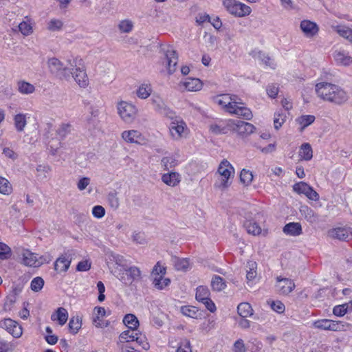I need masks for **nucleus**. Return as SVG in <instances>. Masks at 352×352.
<instances>
[{"label": "nucleus", "instance_id": "69168bd1", "mask_svg": "<svg viewBox=\"0 0 352 352\" xmlns=\"http://www.w3.org/2000/svg\"><path fill=\"white\" fill-rule=\"evenodd\" d=\"M177 352H191L190 341L185 340L182 342L178 347Z\"/></svg>", "mask_w": 352, "mask_h": 352}, {"label": "nucleus", "instance_id": "6e6552de", "mask_svg": "<svg viewBox=\"0 0 352 352\" xmlns=\"http://www.w3.org/2000/svg\"><path fill=\"white\" fill-rule=\"evenodd\" d=\"M228 126L234 132L241 135H248L254 132L255 127L251 123L241 121L230 120Z\"/></svg>", "mask_w": 352, "mask_h": 352}, {"label": "nucleus", "instance_id": "ea45409f", "mask_svg": "<svg viewBox=\"0 0 352 352\" xmlns=\"http://www.w3.org/2000/svg\"><path fill=\"white\" fill-rule=\"evenodd\" d=\"M72 125L69 123H62L56 129V134L61 138L64 139L68 134L71 133Z\"/></svg>", "mask_w": 352, "mask_h": 352}, {"label": "nucleus", "instance_id": "473e14b6", "mask_svg": "<svg viewBox=\"0 0 352 352\" xmlns=\"http://www.w3.org/2000/svg\"><path fill=\"white\" fill-rule=\"evenodd\" d=\"M210 285L212 290L216 292H221L226 287V284L223 278L217 275H215L212 278Z\"/></svg>", "mask_w": 352, "mask_h": 352}, {"label": "nucleus", "instance_id": "f03ea898", "mask_svg": "<svg viewBox=\"0 0 352 352\" xmlns=\"http://www.w3.org/2000/svg\"><path fill=\"white\" fill-rule=\"evenodd\" d=\"M316 92L317 96L323 100L336 104H342L347 99L346 94L343 89L336 85L326 82L317 83Z\"/></svg>", "mask_w": 352, "mask_h": 352}, {"label": "nucleus", "instance_id": "e433bc0d", "mask_svg": "<svg viewBox=\"0 0 352 352\" xmlns=\"http://www.w3.org/2000/svg\"><path fill=\"white\" fill-rule=\"evenodd\" d=\"M315 120V116L312 115H305L299 117L296 121L301 125V131L312 124Z\"/></svg>", "mask_w": 352, "mask_h": 352}, {"label": "nucleus", "instance_id": "412c9836", "mask_svg": "<svg viewBox=\"0 0 352 352\" xmlns=\"http://www.w3.org/2000/svg\"><path fill=\"white\" fill-rule=\"evenodd\" d=\"M72 259L64 255L59 256L54 263V270L58 273L65 272L69 269Z\"/></svg>", "mask_w": 352, "mask_h": 352}, {"label": "nucleus", "instance_id": "37998d69", "mask_svg": "<svg viewBox=\"0 0 352 352\" xmlns=\"http://www.w3.org/2000/svg\"><path fill=\"white\" fill-rule=\"evenodd\" d=\"M11 256L12 250L10 248L6 243L0 242V259H8Z\"/></svg>", "mask_w": 352, "mask_h": 352}, {"label": "nucleus", "instance_id": "f3484780", "mask_svg": "<svg viewBox=\"0 0 352 352\" xmlns=\"http://www.w3.org/2000/svg\"><path fill=\"white\" fill-rule=\"evenodd\" d=\"M124 270L126 272L127 276L125 277L123 273L122 276H120L119 278L125 284L131 283L134 279H136L141 276V272L137 267L124 268Z\"/></svg>", "mask_w": 352, "mask_h": 352}, {"label": "nucleus", "instance_id": "a211bd4d", "mask_svg": "<svg viewBox=\"0 0 352 352\" xmlns=\"http://www.w3.org/2000/svg\"><path fill=\"white\" fill-rule=\"evenodd\" d=\"M349 234L352 236L351 228H336L329 231V235L332 238L342 241H346Z\"/></svg>", "mask_w": 352, "mask_h": 352}, {"label": "nucleus", "instance_id": "dca6fc26", "mask_svg": "<svg viewBox=\"0 0 352 352\" xmlns=\"http://www.w3.org/2000/svg\"><path fill=\"white\" fill-rule=\"evenodd\" d=\"M75 80L76 83L80 87L85 88L89 85V79L85 71L80 67H75L74 70H72L70 77Z\"/></svg>", "mask_w": 352, "mask_h": 352}, {"label": "nucleus", "instance_id": "49530a36", "mask_svg": "<svg viewBox=\"0 0 352 352\" xmlns=\"http://www.w3.org/2000/svg\"><path fill=\"white\" fill-rule=\"evenodd\" d=\"M349 308V305L348 303L339 305L334 307L333 309V313L335 316H343L345 314L347 313Z\"/></svg>", "mask_w": 352, "mask_h": 352}, {"label": "nucleus", "instance_id": "de8ad7c7", "mask_svg": "<svg viewBox=\"0 0 352 352\" xmlns=\"http://www.w3.org/2000/svg\"><path fill=\"white\" fill-rule=\"evenodd\" d=\"M133 27V24L130 20H123L118 25L119 30L124 33L130 32Z\"/></svg>", "mask_w": 352, "mask_h": 352}, {"label": "nucleus", "instance_id": "c756f323", "mask_svg": "<svg viewBox=\"0 0 352 352\" xmlns=\"http://www.w3.org/2000/svg\"><path fill=\"white\" fill-rule=\"evenodd\" d=\"M237 311L242 318H247L252 315L253 309L248 302H241L237 307Z\"/></svg>", "mask_w": 352, "mask_h": 352}, {"label": "nucleus", "instance_id": "c9c22d12", "mask_svg": "<svg viewBox=\"0 0 352 352\" xmlns=\"http://www.w3.org/2000/svg\"><path fill=\"white\" fill-rule=\"evenodd\" d=\"M123 322L125 324V325L129 327V328L131 329H136V327L139 324V321H138L137 317L135 316H134L133 314H126L124 316V318L123 319Z\"/></svg>", "mask_w": 352, "mask_h": 352}, {"label": "nucleus", "instance_id": "9d476101", "mask_svg": "<svg viewBox=\"0 0 352 352\" xmlns=\"http://www.w3.org/2000/svg\"><path fill=\"white\" fill-rule=\"evenodd\" d=\"M0 328L6 329L16 338H20L23 333L21 327L16 321L10 318L0 320Z\"/></svg>", "mask_w": 352, "mask_h": 352}, {"label": "nucleus", "instance_id": "2eb2a0df", "mask_svg": "<svg viewBox=\"0 0 352 352\" xmlns=\"http://www.w3.org/2000/svg\"><path fill=\"white\" fill-rule=\"evenodd\" d=\"M136 329H129L127 331H123L120 336V338L122 342H131V341H136L140 344H142V347L144 349H147L148 347V343L144 342L142 339L138 336V333L135 331Z\"/></svg>", "mask_w": 352, "mask_h": 352}, {"label": "nucleus", "instance_id": "338daca9", "mask_svg": "<svg viewBox=\"0 0 352 352\" xmlns=\"http://www.w3.org/2000/svg\"><path fill=\"white\" fill-rule=\"evenodd\" d=\"M133 241L138 244H144L146 243V239L144 237V234L142 232H135L133 234Z\"/></svg>", "mask_w": 352, "mask_h": 352}, {"label": "nucleus", "instance_id": "4be33fe9", "mask_svg": "<svg viewBox=\"0 0 352 352\" xmlns=\"http://www.w3.org/2000/svg\"><path fill=\"white\" fill-rule=\"evenodd\" d=\"M283 232L291 236H298L302 233V227L299 223H289L283 228Z\"/></svg>", "mask_w": 352, "mask_h": 352}, {"label": "nucleus", "instance_id": "c03bdc74", "mask_svg": "<svg viewBox=\"0 0 352 352\" xmlns=\"http://www.w3.org/2000/svg\"><path fill=\"white\" fill-rule=\"evenodd\" d=\"M12 191V186L8 182L4 177H0V192L3 195H8Z\"/></svg>", "mask_w": 352, "mask_h": 352}, {"label": "nucleus", "instance_id": "f704fd0d", "mask_svg": "<svg viewBox=\"0 0 352 352\" xmlns=\"http://www.w3.org/2000/svg\"><path fill=\"white\" fill-rule=\"evenodd\" d=\"M210 292L207 287L199 286L197 288L196 299L201 302L210 298Z\"/></svg>", "mask_w": 352, "mask_h": 352}, {"label": "nucleus", "instance_id": "6ab92c4d", "mask_svg": "<svg viewBox=\"0 0 352 352\" xmlns=\"http://www.w3.org/2000/svg\"><path fill=\"white\" fill-rule=\"evenodd\" d=\"M122 138L127 143L140 144L142 140L141 133L136 130L124 131L122 133Z\"/></svg>", "mask_w": 352, "mask_h": 352}, {"label": "nucleus", "instance_id": "cd10ccee", "mask_svg": "<svg viewBox=\"0 0 352 352\" xmlns=\"http://www.w3.org/2000/svg\"><path fill=\"white\" fill-rule=\"evenodd\" d=\"M17 89L22 94H31L35 91V87L25 80H19L17 82Z\"/></svg>", "mask_w": 352, "mask_h": 352}, {"label": "nucleus", "instance_id": "ddd939ff", "mask_svg": "<svg viewBox=\"0 0 352 352\" xmlns=\"http://www.w3.org/2000/svg\"><path fill=\"white\" fill-rule=\"evenodd\" d=\"M300 28L305 36L313 38L318 34L319 31L318 25L309 20H302L300 24Z\"/></svg>", "mask_w": 352, "mask_h": 352}, {"label": "nucleus", "instance_id": "052dcab7", "mask_svg": "<svg viewBox=\"0 0 352 352\" xmlns=\"http://www.w3.org/2000/svg\"><path fill=\"white\" fill-rule=\"evenodd\" d=\"M344 324L340 322L331 320L330 322L329 331H340L344 329Z\"/></svg>", "mask_w": 352, "mask_h": 352}, {"label": "nucleus", "instance_id": "72a5a7b5", "mask_svg": "<svg viewBox=\"0 0 352 352\" xmlns=\"http://www.w3.org/2000/svg\"><path fill=\"white\" fill-rule=\"evenodd\" d=\"M152 89L150 84H142L137 90V96L141 99L147 98L151 94Z\"/></svg>", "mask_w": 352, "mask_h": 352}, {"label": "nucleus", "instance_id": "393cba45", "mask_svg": "<svg viewBox=\"0 0 352 352\" xmlns=\"http://www.w3.org/2000/svg\"><path fill=\"white\" fill-rule=\"evenodd\" d=\"M68 318L67 311L63 307H59L56 312L51 316V319L53 321L58 320L60 325H63L66 323Z\"/></svg>", "mask_w": 352, "mask_h": 352}, {"label": "nucleus", "instance_id": "0e129e2a", "mask_svg": "<svg viewBox=\"0 0 352 352\" xmlns=\"http://www.w3.org/2000/svg\"><path fill=\"white\" fill-rule=\"evenodd\" d=\"M267 95L272 98H275L278 93V87L275 85H269L266 88Z\"/></svg>", "mask_w": 352, "mask_h": 352}, {"label": "nucleus", "instance_id": "4468645a", "mask_svg": "<svg viewBox=\"0 0 352 352\" xmlns=\"http://www.w3.org/2000/svg\"><path fill=\"white\" fill-rule=\"evenodd\" d=\"M166 67L170 74L174 73L178 62L177 52L172 47H168L165 52Z\"/></svg>", "mask_w": 352, "mask_h": 352}, {"label": "nucleus", "instance_id": "9b49d317", "mask_svg": "<svg viewBox=\"0 0 352 352\" xmlns=\"http://www.w3.org/2000/svg\"><path fill=\"white\" fill-rule=\"evenodd\" d=\"M276 292L281 295H288L295 288V283L292 279L278 276L276 284Z\"/></svg>", "mask_w": 352, "mask_h": 352}, {"label": "nucleus", "instance_id": "7ed1b4c3", "mask_svg": "<svg viewBox=\"0 0 352 352\" xmlns=\"http://www.w3.org/2000/svg\"><path fill=\"white\" fill-rule=\"evenodd\" d=\"M47 66L50 72L56 77L68 80L70 78L72 70L77 66V58H68L67 64L65 65L59 59L52 57L48 59Z\"/></svg>", "mask_w": 352, "mask_h": 352}, {"label": "nucleus", "instance_id": "423d86ee", "mask_svg": "<svg viewBox=\"0 0 352 352\" xmlns=\"http://www.w3.org/2000/svg\"><path fill=\"white\" fill-rule=\"evenodd\" d=\"M118 112L124 122L131 123L136 117L138 109L135 105L121 101L118 104Z\"/></svg>", "mask_w": 352, "mask_h": 352}, {"label": "nucleus", "instance_id": "0eeeda50", "mask_svg": "<svg viewBox=\"0 0 352 352\" xmlns=\"http://www.w3.org/2000/svg\"><path fill=\"white\" fill-rule=\"evenodd\" d=\"M169 131L171 137L175 140H179L184 136L187 130L186 124L184 120L175 114V117L170 119Z\"/></svg>", "mask_w": 352, "mask_h": 352}, {"label": "nucleus", "instance_id": "aec40b11", "mask_svg": "<svg viewBox=\"0 0 352 352\" xmlns=\"http://www.w3.org/2000/svg\"><path fill=\"white\" fill-rule=\"evenodd\" d=\"M162 181L169 186L175 187L180 183L181 176L177 172H170L162 175Z\"/></svg>", "mask_w": 352, "mask_h": 352}, {"label": "nucleus", "instance_id": "603ef678", "mask_svg": "<svg viewBox=\"0 0 352 352\" xmlns=\"http://www.w3.org/2000/svg\"><path fill=\"white\" fill-rule=\"evenodd\" d=\"M44 285V280L41 277H36L31 282V289L34 292L40 291Z\"/></svg>", "mask_w": 352, "mask_h": 352}, {"label": "nucleus", "instance_id": "a19ab883", "mask_svg": "<svg viewBox=\"0 0 352 352\" xmlns=\"http://www.w3.org/2000/svg\"><path fill=\"white\" fill-rule=\"evenodd\" d=\"M81 327V320L78 317H72L69 322V329L71 333L76 334Z\"/></svg>", "mask_w": 352, "mask_h": 352}, {"label": "nucleus", "instance_id": "bf43d9fd", "mask_svg": "<svg viewBox=\"0 0 352 352\" xmlns=\"http://www.w3.org/2000/svg\"><path fill=\"white\" fill-rule=\"evenodd\" d=\"M285 116L282 113H276L274 115V124L276 129H278L285 122Z\"/></svg>", "mask_w": 352, "mask_h": 352}, {"label": "nucleus", "instance_id": "13d9d810", "mask_svg": "<svg viewBox=\"0 0 352 352\" xmlns=\"http://www.w3.org/2000/svg\"><path fill=\"white\" fill-rule=\"evenodd\" d=\"M108 201L111 208L117 209L120 205L119 199L117 197L116 194L110 192L108 195Z\"/></svg>", "mask_w": 352, "mask_h": 352}, {"label": "nucleus", "instance_id": "864d4df0", "mask_svg": "<svg viewBox=\"0 0 352 352\" xmlns=\"http://www.w3.org/2000/svg\"><path fill=\"white\" fill-rule=\"evenodd\" d=\"M63 25V22L58 19H52L48 23V29L51 31H58L61 30Z\"/></svg>", "mask_w": 352, "mask_h": 352}, {"label": "nucleus", "instance_id": "20e7f679", "mask_svg": "<svg viewBox=\"0 0 352 352\" xmlns=\"http://www.w3.org/2000/svg\"><path fill=\"white\" fill-rule=\"evenodd\" d=\"M217 172L221 179L215 182L214 186L221 190H224L231 184L230 179L234 177V169L227 160H223L220 163Z\"/></svg>", "mask_w": 352, "mask_h": 352}, {"label": "nucleus", "instance_id": "a878e982", "mask_svg": "<svg viewBox=\"0 0 352 352\" xmlns=\"http://www.w3.org/2000/svg\"><path fill=\"white\" fill-rule=\"evenodd\" d=\"M153 284L158 290H162L166 287L168 286L170 283V280L168 278H164V276H156L151 277Z\"/></svg>", "mask_w": 352, "mask_h": 352}, {"label": "nucleus", "instance_id": "a18cd8bd", "mask_svg": "<svg viewBox=\"0 0 352 352\" xmlns=\"http://www.w3.org/2000/svg\"><path fill=\"white\" fill-rule=\"evenodd\" d=\"M175 266L177 270L186 271L189 267V261L187 258H176Z\"/></svg>", "mask_w": 352, "mask_h": 352}, {"label": "nucleus", "instance_id": "3c124183", "mask_svg": "<svg viewBox=\"0 0 352 352\" xmlns=\"http://www.w3.org/2000/svg\"><path fill=\"white\" fill-rule=\"evenodd\" d=\"M19 30L24 36H28L32 33V27L25 21H22L18 25Z\"/></svg>", "mask_w": 352, "mask_h": 352}, {"label": "nucleus", "instance_id": "58836bf2", "mask_svg": "<svg viewBox=\"0 0 352 352\" xmlns=\"http://www.w3.org/2000/svg\"><path fill=\"white\" fill-rule=\"evenodd\" d=\"M161 164L164 170H169L177 164V161L173 156H166L162 159Z\"/></svg>", "mask_w": 352, "mask_h": 352}, {"label": "nucleus", "instance_id": "4d7b16f0", "mask_svg": "<svg viewBox=\"0 0 352 352\" xmlns=\"http://www.w3.org/2000/svg\"><path fill=\"white\" fill-rule=\"evenodd\" d=\"M233 352H247L246 347L242 339L237 340L233 345Z\"/></svg>", "mask_w": 352, "mask_h": 352}, {"label": "nucleus", "instance_id": "2f4dec72", "mask_svg": "<svg viewBox=\"0 0 352 352\" xmlns=\"http://www.w3.org/2000/svg\"><path fill=\"white\" fill-rule=\"evenodd\" d=\"M184 86L188 91H194L201 89L202 83L198 78H188L184 82Z\"/></svg>", "mask_w": 352, "mask_h": 352}, {"label": "nucleus", "instance_id": "f8f14e48", "mask_svg": "<svg viewBox=\"0 0 352 352\" xmlns=\"http://www.w3.org/2000/svg\"><path fill=\"white\" fill-rule=\"evenodd\" d=\"M293 189L298 194H304L309 199L314 201L319 199V195L307 183L300 182L293 186Z\"/></svg>", "mask_w": 352, "mask_h": 352}, {"label": "nucleus", "instance_id": "6e6d98bb", "mask_svg": "<svg viewBox=\"0 0 352 352\" xmlns=\"http://www.w3.org/2000/svg\"><path fill=\"white\" fill-rule=\"evenodd\" d=\"M331 320L322 319L314 322V327L320 329L329 330Z\"/></svg>", "mask_w": 352, "mask_h": 352}, {"label": "nucleus", "instance_id": "4c0bfd02", "mask_svg": "<svg viewBox=\"0 0 352 352\" xmlns=\"http://www.w3.org/2000/svg\"><path fill=\"white\" fill-rule=\"evenodd\" d=\"M337 33L341 36L352 42V30L344 25H338L336 28Z\"/></svg>", "mask_w": 352, "mask_h": 352}, {"label": "nucleus", "instance_id": "39448f33", "mask_svg": "<svg viewBox=\"0 0 352 352\" xmlns=\"http://www.w3.org/2000/svg\"><path fill=\"white\" fill-rule=\"evenodd\" d=\"M223 5L229 13L237 17L248 16L252 12L250 6L236 0H224Z\"/></svg>", "mask_w": 352, "mask_h": 352}, {"label": "nucleus", "instance_id": "f257e3e1", "mask_svg": "<svg viewBox=\"0 0 352 352\" xmlns=\"http://www.w3.org/2000/svg\"><path fill=\"white\" fill-rule=\"evenodd\" d=\"M236 96L222 94L217 96L214 100L227 113L234 114L238 117L250 120L252 118V113L243 104L237 101Z\"/></svg>", "mask_w": 352, "mask_h": 352}, {"label": "nucleus", "instance_id": "774afa93", "mask_svg": "<svg viewBox=\"0 0 352 352\" xmlns=\"http://www.w3.org/2000/svg\"><path fill=\"white\" fill-rule=\"evenodd\" d=\"M272 309L278 312L283 313L285 311V305L280 301H274L271 304Z\"/></svg>", "mask_w": 352, "mask_h": 352}, {"label": "nucleus", "instance_id": "8fccbe9b", "mask_svg": "<svg viewBox=\"0 0 352 352\" xmlns=\"http://www.w3.org/2000/svg\"><path fill=\"white\" fill-rule=\"evenodd\" d=\"M109 258L114 261L119 266L124 267L126 265V261L123 256L111 252L109 255Z\"/></svg>", "mask_w": 352, "mask_h": 352}, {"label": "nucleus", "instance_id": "7c9ffc66", "mask_svg": "<svg viewBox=\"0 0 352 352\" xmlns=\"http://www.w3.org/2000/svg\"><path fill=\"white\" fill-rule=\"evenodd\" d=\"M14 121L16 131L21 132L27 124L26 115L23 113L16 114L14 118Z\"/></svg>", "mask_w": 352, "mask_h": 352}, {"label": "nucleus", "instance_id": "bb28decb", "mask_svg": "<svg viewBox=\"0 0 352 352\" xmlns=\"http://www.w3.org/2000/svg\"><path fill=\"white\" fill-rule=\"evenodd\" d=\"M333 57L338 63L349 65L352 63V58L344 51H336Z\"/></svg>", "mask_w": 352, "mask_h": 352}, {"label": "nucleus", "instance_id": "c85d7f7f", "mask_svg": "<svg viewBox=\"0 0 352 352\" xmlns=\"http://www.w3.org/2000/svg\"><path fill=\"white\" fill-rule=\"evenodd\" d=\"M299 156L301 160L309 161L313 157V151L309 143H304L300 146Z\"/></svg>", "mask_w": 352, "mask_h": 352}, {"label": "nucleus", "instance_id": "79ce46f5", "mask_svg": "<svg viewBox=\"0 0 352 352\" xmlns=\"http://www.w3.org/2000/svg\"><path fill=\"white\" fill-rule=\"evenodd\" d=\"M253 179L252 173L250 170L243 169L240 174V181L245 186H248Z\"/></svg>", "mask_w": 352, "mask_h": 352}, {"label": "nucleus", "instance_id": "09e8293b", "mask_svg": "<svg viewBox=\"0 0 352 352\" xmlns=\"http://www.w3.org/2000/svg\"><path fill=\"white\" fill-rule=\"evenodd\" d=\"M166 272V267L162 265L160 262H157L153 267L151 272V277L156 276H164Z\"/></svg>", "mask_w": 352, "mask_h": 352}, {"label": "nucleus", "instance_id": "b1692460", "mask_svg": "<svg viewBox=\"0 0 352 352\" xmlns=\"http://www.w3.org/2000/svg\"><path fill=\"white\" fill-rule=\"evenodd\" d=\"M243 226L249 234L255 236L261 233V228L253 219H246L243 223Z\"/></svg>", "mask_w": 352, "mask_h": 352}, {"label": "nucleus", "instance_id": "5701e85b", "mask_svg": "<svg viewBox=\"0 0 352 352\" xmlns=\"http://www.w3.org/2000/svg\"><path fill=\"white\" fill-rule=\"evenodd\" d=\"M23 263L24 265L30 267H39L41 262H38V259L34 254L26 251L23 254Z\"/></svg>", "mask_w": 352, "mask_h": 352}, {"label": "nucleus", "instance_id": "1a4fd4ad", "mask_svg": "<svg viewBox=\"0 0 352 352\" xmlns=\"http://www.w3.org/2000/svg\"><path fill=\"white\" fill-rule=\"evenodd\" d=\"M151 102L154 109L157 113L169 119L174 118L175 112L166 105L162 98L158 96H153L151 98Z\"/></svg>", "mask_w": 352, "mask_h": 352}, {"label": "nucleus", "instance_id": "680f3d73", "mask_svg": "<svg viewBox=\"0 0 352 352\" xmlns=\"http://www.w3.org/2000/svg\"><path fill=\"white\" fill-rule=\"evenodd\" d=\"M93 215L98 218H102L105 214V210L102 206H96L92 209Z\"/></svg>", "mask_w": 352, "mask_h": 352}, {"label": "nucleus", "instance_id": "5fc2aeb1", "mask_svg": "<svg viewBox=\"0 0 352 352\" xmlns=\"http://www.w3.org/2000/svg\"><path fill=\"white\" fill-rule=\"evenodd\" d=\"M181 311L184 315L189 316L190 318L196 317V314L197 312V310L195 309V307L190 306H183L181 308Z\"/></svg>", "mask_w": 352, "mask_h": 352}, {"label": "nucleus", "instance_id": "e2e57ef3", "mask_svg": "<svg viewBox=\"0 0 352 352\" xmlns=\"http://www.w3.org/2000/svg\"><path fill=\"white\" fill-rule=\"evenodd\" d=\"M250 270L247 272L246 278L248 280H253L256 276V272L254 270L256 268V263L251 262L249 263Z\"/></svg>", "mask_w": 352, "mask_h": 352}]
</instances>
